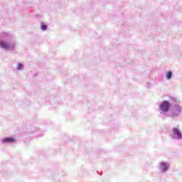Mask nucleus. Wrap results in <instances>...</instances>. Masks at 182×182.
I'll list each match as a JSON object with an SVG mask.
<instances>
[{"mask_svg":"<svg viewBox=\"0 0 182 182\" xmlns=\"http://www.w3.org/2000/svg\"><path fill=\"white\" fill-rule=\"evenodd\" d=\"M159 109L161 112H168V109H170V103L167 101H164L159 105Z\"/></svg>","mask_w":182,"mask_h":182,"instance_id":"f257e3e1","label":"nucleus"},{"mask_svg":"<svg viewBox=\"0 0 182 182\" xmlns=\"http://www.w3.org/2000/svg\"><path fill=\"white\" fill-rule=\"evenodd\" d=\"M173 134L176 139H181V132H180V130L178 129L173 128Z\"/></svg>","mask_w":182,"mask_h":182,"instance_id":"f03ea898","label":"nucleus"},{"mask_svg":"<svg viewBox=\"0 0 182 182\" xmlns=\"http://www.w3.org/2000/svg\"><path fill=\"white\" fill-rule=\"evenodd\" d=\"M0 46L2 49H9L10 46L8 43L5 41H0Z\"/></svg>","mask_w":182,"mask_h":182,"instance_id":"7ed1b4c3","label":"nucleus"},{"mask_svg":"<svg viewBox=\"0 0 182 182\" xmlns=\"http://www.w3.org/2000/svg\"><path fill=\"white\" fill-rule=\"evenodd\" d=\"M4 143H14L15 141V139L12 137H6L3 139Z\"/></svg>","mask_w":182,"mask_h":182,"instance_id":"20e7f679","label":"nucleus"},{"mask_svg":"<svg viewBox=\"0 0 182 182\" xmlns=\"http://www.w3.org/2000/svg\"><path fill=\"white\" fill-rule=\"evenodd\" d=\"M160 168L162 171H166V170H167L168 168L167 164H166L165 163H161L160 166Z\"/></svg>","mask_w":182,"mask_h":182,"instance_id":"39448f33","label":"nucleus"},{"mask_svg":"<svg viewBox=\"0 0 182 182\" xmlns=\"http://www.w3.org/2000/svg\"><path fill=\"white\" fill-rule=\"evenodd\" d=\"M171 76H173V73H171V71H168L166 73V77L167 79H171Z\"/></svg>","mask_w":182,"mask_h":182,"instance_id":"423d86ee","label":"nucleus"},{"mask_svg":"<svg viewBox=\"0 0 182 182\" xmlns=\"http://www.w3.org/2000/svg\"><path fill=\"white\" fill-rule=\"evenodd\" d=\"M41 28L43 31H46V29H48V26L43 23H41Z\"/></svg>","mask_w":182,"mask_h":182,"instance_id":"0eeeda50","label":"nucleus"},{"mask_svg":"<svg viewBox=\"0 0 182 182\" xmlns=\"http://www.w3.org/2000/svg\"><path fill=\"white\" fill-rule=\"evenodd\" d=\"M22 68H23V65H22V64H18V65H17L18 70H21V69H22Z\"/></svg>","mask_w":182,"mask_h":182,"instance_id":"6e6552de","label":"nucleus"},{"mask_svg":"<svg viewBox=\"0 0 182 182\" xmlns=\"http://www.w3.org/2000/svg\"><path fill=\"white\" fill-rule=\"evenodd\" d=\"M12 49H15V46H12Z\"/></svg>","mask_w":182,"mask_h":182,"instance_id":"1a4fd4ad","label":"nucleus"}]
</instances>
